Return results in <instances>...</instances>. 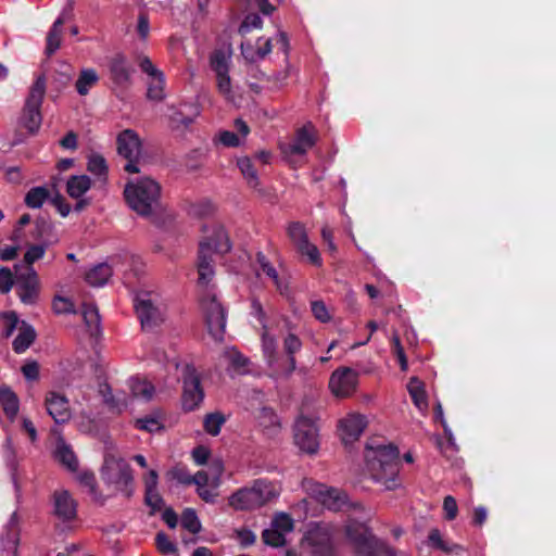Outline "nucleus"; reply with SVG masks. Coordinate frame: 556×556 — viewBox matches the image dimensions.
<instances>
[{
	"instance_id": "nucleus-13",
	"label": "nucleus",
	"mask_w": 556,
	"mask_h": 556,
	"mask_svg": "<svg viewBox=\"0 0 556 556\" xmlns=\"http://www.w3.org/2000/svg\"><path fill=\"white\" fill-rule=\"evenodd\" d=\"M286 231L288 238L300 254L307 256L314 265L319 266L321 264L319 251L317 247L309 241L304 224L301 222H291L287 225Z\"/></svg>"
},
{
	"instance_id": "nucleus-1",
	"label": "nucleus",
	"mask_w": 556,
	"mask_h": 556,
	"mask_svg": "<svg viewBox=\"0 0 556 556\" xmlns=\"http://www.w3.org/2000/svg\"><path fill=\"white\" fill-rule=\"evenodd\" d=\"M365 459L371 477L381 482L387 490H394L399 486L397 475L400 471L399 450L395 445L368 444L366 446Z\"/></svg>"
},
{
	"instance_id": "nucleus-15",
	"label": "nucleus",
	"mask_w": 556,
	"mask_h": 556,
	"mask_svg": "<svg viewBox=\"0 0 556 556\" xmlns=\"http://www.w3.org/2000/svg\"><path fill=\"white\" fill-rule=\"evenodd\" d=\"M357 374L351 368L336 370L329 381L332 393L339 397L349 396L356 388Z\"/></svg>"
},
{
	"instance_id": "nucleus-23",
	"label": "nucleus",
	"mask_w": 556,
	"mask_h": 556,
	"mask_svg": "<svg viewBox=\"0 0 556 556\" xmlns=\"http://www.w3.org/2000/svg\"><path fill=\"white\" fill-rule=\"evenodd\" d=\"M255 418L260 427L268 435H275L280 430V420L274 409L269 407L260 408L255 414Z\"/></svg>"
},
{
	"instance_id": "nucleus-46",
	"label": "nucleus",
	"mask_w": 556,
	"mask_h": 556,
	"mask_svg": "<svg viewBox=\"0 0 556 556\" xmlns=\"http://www.w3.org/2000/svg\"><path fill=\"white\" fill-rule=\"evenodd\" d=\"M262 539L265 544L273 546V547H280L286 544L285 534H282L280 531L276 530L271 526H270V528L265 529L263 531Z\"/></svg>"
},
{
	"instance_id": "nucleus-19",
	"label": "nucleus",
	"mask_w": 556,
	"mask_h": 556,
	"mask_svg": "<svg viewBox=\"0 0 556 556\" xmlns=\"http://www.w3.org/2000/svg\"><path fill=\"white\" fill-rule=\"evenodd\" d=\"M53 514L63 522L76 518L77 503L66 490H58L53 493Z\"/></svg>"
},
{
	"instance_id": "nucleus-37",
	"label": "nucleus",
	"mask_w": 556,
	"mask_h": 556,
	"mask_svg": "<svg viewBox=\"0 0 556 556\" xmlns=\"http://www.w3.org/2000/svg\"><path fill=\"white\" fill-rule=\"evenodd\" d=\"M78 480L94 502L103 504L104 497L97 490V481L93 473L83 472L78 476Z\"/></svg>"
},
{
	"instance_id": "nucleus-3",
	"label": "nucleus",
	"mask_w": 556,
	"mask_h": 556,
	"mask_svg": "<svg viewBox=\"0 0 556 556\" xmlns=\"http://www.w3.org/2000/svg\"><path fill=\"white\" fill-rule=\"evenodd\" d=\"M280 493L278 484L257 479L250 488H242L229 497V505L237 510L257 509L275 500Z\"/></svg>"
},
{
	"instance_id": "nucleus-26",
	"label": "nucleus",
	"mask_w": 556,
	"mask_h": 556,
	"mask_svg": "<svg viewBox=\"0 0 556 556\" xmlns=\"http://www.w3.org/2000/svg\"><path fill=\"white\" fill-rule=\"evenodd\" d=\"M203 241H211L213 253H227L231 245L227 232L222 225L213 226V236L206 237Z\"/></svg>"
},
{
	"instance_id": "nucleus-8",
	"label": "nucleus",
	"mask_w": 556,
	"mask_h": 556,
	"mask_svg": "<svg viewBox=\"0 0 556 556\" xmlns=\"http://www.w3.org/2000/svg\"><path fill=\"white\" fill-rule=\"evenodd\" d=\"M117 152L128 163L124 169L128 173H140L139 163L141 160L142 143L138 134L132 129H125L116 138Z\"/></svg>"
},
{
	"instance_id": "nucleus-32",
	"label": "nucleus",
	"mask_w": 556,
	"mask_h": 556,
	"mask_svg": "<svg viewBox=\"0 0 556 556\" xmlns=\"http://www.w3.org/2000/svg\"><path fill=\"white\" fill-rule=\"evenodd\" d=\"M407 390L414 404L419 409H426L428 406L427 395L425 391V384L417 377H412L407 384Z\"/></svg>"
},
{
	"instance_id": "nucleus-6",
	"label": "nucleus",
	"mask_w": 556,
	"mask_h": 556,
	"mask_svg": "<svg viewBox=\"0 0 556 556\" xmlns=\"http://www.w3.org/2000/svg\"><path fill=\"white\" fill-rule=\"evenodd\" d=\"M102 478L115 489L130 497L132 494V472L129 464L122 457L114 454L105 456L102 467Z\"/></svg>"
},
{
	"instance_id": "nucleus-47",
	"label": "nucleus",
	"mask_w": 556,
	"mask_h": 556,
	"mask_svg": "<svg viewBox=\"0 0 556 556\" xmlns=\"http://www.w3.org/2000/svg\"><path fill=\"white\" fill-rule=\"evenodd\" d=\"M181 526L193 534L201 530L200 520L193 509L188 508L182 513Z\"/></svg>"
},
{
	"instance_id": "nucleus-25",
	"label": "nucleus",
	"mask_w": 556,
	"mask_h": 556,
	"mask_svg": "<svg viewBox=\"0 0 556 556\" xmlns=\"http://www.w3.org/2000/svg\"><path fill=\"white\" fill-rule=\"evenodd\" d=\"M427 544L430 547L439 549L445 554H458L464 551L463 546L445 541L441 531L437 528L430 530Z\"/></svg>"
},
{
	"instance_id": "nucleus-16",
	"label": "nucleus",
	"mask_w": 556,
	"mask_h": 556,
	"mask_svg": "<svg viewBox=\"0 0 556 556\" xmlns=\"http://www.w3.org/2000/svg\"><path fill=\"white\" fill-rule=\"evenodd\" d=\"M367 427L366 417L361 414H349L339 422L340 437L344 444H350L359 439Z\"/></svg>"
},
{
	"instance_id": "nucleus-48",
	"label": "nucleus",
	"mask_w": 556,
	"mask_h": 556,
	"mask_svg": "<svg viewBox=\"0 0 556 556\" xmlns=\"http://www.w3.org/2000/svg\"><path fill=\"white\" fill-rule=\"evenodd\" d=\"M47 247V243L29 245L24 255V266L33 267L34 262L40 260L43 256Z\"/></svg>"
},
{
	"instance_id": "nucleus-64",
	"label": "nucleus",
	"mask_w": 556,
	"mask_h": 556,
	"mask_svg": "<svg viewBox=\"0 0 556 556\" xmlns=\"http://www.w3.org/2000/svg\"><path fill=\"white\" fill-rule=\"evenodd\" d=\"M262 26V18L260 15L252 13L245 16L244 21L242 22L239 31L241 34H244L249 31L251 28H258Z\"/></svg>"
},
{
	"instance_id": "nucleus-5",
	"label": "nucleus",
	"mask_w": 556,
	"mask_h": 556,
	"mask_svg": "<svg viewBox=\"0 0 556 556\" xmlns=\"http://www.w3.org/2000/svg\"><path fill=\"white\" fill-rule=\"evenodd\" d=\"M47 78L45 74L39 75L29 88L25 101L21 124L29 134L34 135L40 128L42 116L40 108L46 94Z\"/></svg>"
},
{
	"instance_id": "nucleus-34",
	"label": "nucleus",
	"mask_w": 556,
	"mask_h": 556,
	"mask_svg": "<svg viewBox=\"0 0 556 556\" xmlns=\"http://www.w3.org/2000/svg\"><path fill=\"white\" fill-rule=\"evenodd\" d=\"M99 80L97 72L92 68H85L80 71L75 87L80 96H86L89 89L93 87Z\"/></svg>"
},
{
	"instance_id": "nucleus-21",
	"label": "nucleus",
	"mask_w": 556,
	"mask_h": 556,
	"mask_svg": "<svg viewBox=\"0 0 556 556\" xmlns=\"http://www.w3.org/2000/svg\"><path fill=\"white\" fill-rule=\"evenodd\" d=\"M212 263V247L211 241H200L199 245V281L200 283L207 285L214 275Z\"/></svg>"
},
{
	"instance_id": "nucleus-58",
	"label": "nucleus",
	"mask_w": 556,
	"mask_h": 556,
	"mask_svg": "<svg viewBox=\"0 0 556 556\" xmlns=\"http://www.w3.org/2000/svg\"><path fill=\"white\" fill-rule=\"evenodd\" d=\"M15 283V277H13L12 271L7 268H0V290L2 293H8L13 285Z\"/></svg>"
},
{
	"instance_id": "nucleus-51",
	"label": "nucleus",
	"mask_w": 556,
	"mask_h": 556,
	"mask_svg": "<svg viewBox=\"0 0 556 556\" xmlns=\"http://www.w3.org/2000/svg\"><path fill=\"white\" fill-rule=\"evenodd\" d=\"M206 472L210 473V478L212 479V485L216 488L219 484L220 477L224 472V464L222 459H212L208 465V470Z\"/></svg>"
},
{
	"instance_id": "nucleus-29",
	"label": "nucleus",
	"mask_w": 556,
	"mask_h": 556,
	"mask_svg": "<svg viewBox=\"0 0 556 556\" xmlns=\"http://www.w3.org/2000/svg\"><path fill=\"white\" fill-rule=\"evenodd\" d=\"M91 187V179L87 175L72 176L66 184V191L71 198L79 199Z\"/></svg>"
},
{
	"instance_id": "nucleus-41",
	"label": "nucleus",
	"mask_w": 556,
	"mask_h": 556,
	"mask_svg": "<svg viewBox=\"0 0 556 556\" xmlns=\"http://www.w3.org/2000/svg\"><path fill=\"white\" fill-rule=\"evenodd\" d=\"M302 343L300 339L295 334H288L283 341V348L286 353L289 356V372L293 371L295 368V359L293 354L300 350Z\"/></svg>"
},
{
	"instance_id": "nucleus-38",
	"label": "nucleus",
	"mask_w": 556,
	"mask_h": 556,
	"mask_svg": "<svg viewBox=\"0 0 556 556\" xmlns=\"http://www.w3.org/2000/svg\"><path fill=\"white\" fill-rule=\"evenodd\" d=\"M130 391L134 397L151 400L154 394V387L146 380L134 379L130 381Z\"/></svg>"
},
{
	"instance_id": "nucleus-14",
	"label": "nucleus",
	"mask_w": 556,
	"mask_h": 556,
	"mask_svg": "<svg viewBox=\"0 0 556 556\" xmlns=\"http://www.w3.org/2000/svg\"><path fill=\"white\" fill-rule=\"evenodd\" d=\"M230 55L223 50H216L212 53L210 62L211 67L216 74V85L218 91L229 101L233 100L231 91V78L229 76Z\"/></svg>"
},
{
	"instance_id": "nucleus-43",
	"label": "nucleus",
	"mask_w": 556,
	"mask_h": 556,
	"mask_svg": "<svg viewBox=\"0 0 556 556\" xmlns=\"http://www.w3.org/2000/svg\"><path fill=\"white\" fill-rule=\"evenodd\" d=\"M215 205L207 200L193 203L189 207V214L198 218L210 217L215 213Z\"/></svg>"
},
{
	"instance_id": "nucleus-7",
	"label": "nucleus",
	"mask_w": 556,
	"mask_h": 556,
	"mask_svg": "<svg viewBox=\"0 0 556 556\" xmlns=\"http://www.w3.org/2000/svg\"><path fill=\"white\" fill-rule=\"evenodd\" d=\"M343 532L348 545L356 556H371L372 548L380 540L365 522L355 519L344 525Z\"/></svg>"
},
{
	"instance_id": "nucleus-10",
	"label": "nucleus",
	"mask_w": 556,
	"mask_h": 556,
	"mask_svg": "<svg viewBox=\"0 0 556 556\" xmlns=\"http://www.w3.org/2000/svg\"><path fill=\"white\" fill-rule=\"evenodd\" d=\"M15 287L20 300L27 305L37 303L40 282L33 267L15 265Z\"/></svg>"
},
{
	"instance_id": "nucleus-54",
	"label": "nucleus",
	"mask_w": 556,
	"mask_h": 556,
	"mask_svg": "<svg viewBox=\"0 0 556 556\" xmlns=\"http://www.w3.org/2000/svg\"><path fill=\"white\" fill-rule=\"evenodd\" d=\"M224 355L229 364L237 369L243 368L248 365V359L235 349L226 350Z\"/></svg>"
},
{
	"instance_id": "nucleus-24",
	"label": "nucleus",
	"mask_w": 556,
	"mask_h": 556,
	"mask_svg": "<svg viewBox=\"0 0 556 556\" xmlns=\"http://www.w3.org/2000/svg\"><path fill=\"white\" fill-rule=\"evenodd\" d=\"M237 165L247 182V185L257 191H262L261 189V180L258 178L257 169L253 163V161L248 157L243 156L238 159Z\"/></svg>"
},
{
	"instance_id": "nucleus-62",
	"label": "nucleus",
	"mask_w": 556,
	"mask_h": 556,
	"mask_svg": "<svg viewBox=\"0 0 556 556\" xmlns=\"http://www.w3.org/2000/svg\"><path fill=\"white\" fill-rule=\"evenodd\" d=\"M137 428L148 432H154L162 428L160 421L155 417H144L136 420Z\"/></svg>"
},
{
	"instance_id": "nucleus-9",
	"label": "nucleus",
	"mask_w": 556,
	"mask_h": 556,
	"mask_svg": "<svg viewBox=\"0 0 556 556\" xmlns=\"http://www.w3.org/2000/svg\"><path fill=\"white\" fill-rule=\"evenodd\" d=\"M182 379V408L187 412L194 410L204 397L201 388L200 375L191 364H184L181 367Z\"/></svg>"
},
{
	"instance_id": "nucleus-36",
	"label": "nucleus",
	"mask_w": 556,
	"mask_h": 556,
	"mask_svg": "<svg viewBox=\"0 0 556 556\" xmlns=\"http://www.w3.org/2000/svg\"><path fill=\"white\" fill-rule=\"evenodd\" d=\"M36 338L35 330L27 325H23V327L20 329V333L13 341V349L16 353H22L26 351L31 343L34 342Z\"/></svg>"
},
{
	"instance_id": "nucleus-57",
	"label": "nucleus",
	"mask_w": 556,
	"mask_h": 556,
	"mask_svg": "<svg viewBox=\"0 0 556 556\" xmlns=\"http://www.w3.org/2000/svg\"><path fill=\"white\" fill-rule=\"evenodd\" d=\"M2 319H3V324H4L2 334L5 338H9L12 336L13 331L16 328V325L18 321L17 316L14 312H9V313L2 314Z\"/></svg>"
},
{
	"instance_id": "nucleus-18",
	"label": "nucleus",
	"mask_w": 556,
	"mask_h": 556,
	"mask_svg": "<svg viewBox=\"0 0 556 556\" xmlns=\"http://www.w3.org/2000/svg\"><path fill=\"white\" fill-rule=\"evenodd\" d=\"M312 493L326 508L333 511L341 510L348 503L344 492L324 484H316Z\"/></svg>"
},
{
	"instance_id": "nucleus-44",
	"label": "nucleus",
	"mask_w": 556,
	"mask_h": 556,
	"mask_svg": "<svg viewBox=\"0 0 556 556\" xmlns=\"http://www.w3.org/2000/svg\"><path fill=\"white\" fill-rule=\"evenodd\" d=\"M270 526L286 535L293 530L294 522L290 515L286 513H279L275 515Z\"/></svg>"
},
{
	"instance_id": "nucleus-53",
	"label": "nucleus",
	"mask_w": 556,
	"mask_h": 556,
	"mask_svg": "<svg viewBox=\"0 0 556 556\" xmlns=\"http://www.w3.org/2000/svg\"><path fill=\"white\" fill-rule=\"evenodd\" d=\"M264 274H266L269 278L273 279L277 290L281 293V294H286L288 292V283L286 282H282L280 279H279V276H278V273L277 270L274 268V266L271 264H264V269H262Z\"/></svg>"
},
{
	"instance_id": "nucleus-42",
	"label": "nucleus",
	"mask_w": 556,
	"mask_h": 556,
	"mask_svg": "<svg viewBox=\"0 0 556 556\" xmlns=\"http://www.w3.org/2000/svg\"><path fill=\"white\" fill-rule=\"evenodd\" d=\"M224 422L225 417L218 412L207 414L203 421L205 431L211 435H217Z\"/></svg>"
},
{
	"instance_id": "nucleus-56",
	"label": "nucleus",
	"mask_w": 556,
	"mask_h": 556,
	"mask_svg": "<svg viewBox=\"0 0 556 556\" xmlns=\"http://www.w3.org/2000/svg\"><path fill=\"white\" fill-rule=\"evenodd\" d=\"M392 343H393L394 353H395V355H396V357L399 359L401 369L403 371H406L407 368H408V363H407V358H406L404 349H403V346L401 344L400 337H399V334L396 332L392 337Z\"/></svg>"
},
{
	"instance_id": "nucleus-45",
	"label": "nucleus",
	"mask_w": 556,
	"mask_h": 556,
	"mask_svg": "<svg viewBox=\"0 0 556 556\" xmlns=\"http://www.w3.org/2000/svg\"><path fill=\"white\" fill-rule=\"evenodd\" d=\"M87 169L97 176H106L108 166L104 157L100 154H91L88 159Z\"/></svg>"
},
{
	"instance_id": "nucleus-17",
	"label": "nucleus",
	"mask_w": 556,
	"mask_h": 556,
	"mask_svg": "<svg viewBox=\"0 0 556 556\" xmlns=\"http://www.w3.org/2000/svg\"><path fill=\"white\" fill-rule=\"evenodd\" d=\"M307 542L312 547L313 556H331L332 541L328 527L315 526L308 531Z\"/></svg>"
},
{
	"instance_id": "nucleus-4",
	"label": "nucleus",
	"mask_w": 556,
	"mask_h": 556,
	"mask_svg": "<svg viewBox=\"0 0 556 556\" xmlns=\"http://www.w3.org/2000/svg\"><path fill=\"white\" fill-rule=\"evenodd\" d=\"M135 309L146 332L154 331L165 321V306L155 292L139 291L135 298Z\"/></svg>"
},
{
	"instance_id": "nucleus-30",
	"label": "nucleus",
	"mask_w": 556,
	"mask_h": 556,
	"mask_svg": "<svg viewBox=\"0 0 556 556\" xmlns=\"http://www.w3.org/2000/svg\"><path fill=\"white\" fill-rule=\"evenodd\" d=\"M55 457L62 465H64L70 470L74 471L78 467V460L74 452L62 438L58 439Z\"/></svg>"
},
{
	"instance_id": "nucleus-60",
	"label": "nucleus",
	"mask_w": 556,
	"mask_h": 556,
	"mask_svg": "<svg viewBox=\"0 0 556 556\" xmlns=\"http://www.w3.org/2000/svg\"><path fill=\"white\" fill-rule=\"evenodd\" d=\"M312 312L316 319L321 323H327L330 320L331 316L326 307V304L323 301H314L312 302Z\"/></svg>"
},
{
	"instance_id": "nucleus-27",
	"label": "nucleus",
	"mask_w": 556,
	"mask_h": 556,
	"mask_svg": "<svg viewBox=\"0 0 556 556\" xmlns=\"http://www.w3.org/2000/svg\"><path fill=\"white\" fill-rule=\"evenodd\" d=\"M314 144V136L308 131L307 127H303L298 131L294 141L289 146L288 152L291 154H305Z\"/></svg>"
},
{
	"instance_id": "nucleus-20",
	"label": "nucleus",
	"mask_w": 556,
	"mask_h": 556,
	"mask_svg": "<svg viewBox=\"0 0 556 556\" xmlns=\"http://www.w3.org/2000/svg\"><path fill=\"white\" fill-rule=\"evenodd\" d=\"M48 414L56 424H64L71 419V408L68 400L56 392H49L45 400Z\"/></svg>"
},
{
	"instance_id": "nucleus-61",
	"label": "nucleus",
	"mask_w": 556,
	"mask_h": 556,
	"mask_svg": "<svg viewBox=\"0 0 556 556\" xmlns=\"http://www.w3.org/2000/svg\"><path fill=\"white\" fill-rule=\"evenodd\" d=\"M443 510H444V517L446 520H454L456 518L457 513H458V507H457L456 500L453 496L447 495L444 497Z\"/></svg>"
},
{
	"instance_id": "nucleus-22",
	"label": "nucleus",
	"mask_w": 556,
	"mask_h": 556,
	"mask_svg": "<svg viewBox=\"0 0 556 556\" xmlns=\"http://www.w3.org/2000/svg\"><path fill=\"white\" fill-rule=\"evenodd\" d=\"M110 72L115 84L126 85L130 81L132 68L124 55L117 54L111 60Z\"/></svg>"
},
{
	"instance_id": "nucleus-39",
	"label": "nucleus",
	"mask_w": 556,
	"mask_h": 556,
	"mask_svg": "<svg viewBox=\"0 0 556 556\" xmlns=\"http://www.w3.org/2000/svg\"><path fill=\"white\" fill-rule=\"evenodd\" d=\"M48 198V189L45 187H35L26 193L25 203L31 208H39Z\"/></svg>"
},
{
	"instance_id": "nucleus-12",
	"label": "nucleus",
	"mask_w": 556,
	"mask_h": 556,
	"mask_svg": "<svg viewBox=\"0 0 556 556\" xmlns=\"http://www.w3.org/2000/svg\"><path fill=\"white\" fill-rule=\"evenodd\" d=\"M294 442L301 451L315 454L319 447L318 428L315 419L301 414L294 424Z\"/></svg>"
},
{
	"instance_id": "nucleus-35",
	"label": "nucleus",
	"mask_w": 556,
	"mask_h": 556,
	"mask_svg": "<svg viewBox=\"0 0 556 556\" xmlns=\"http://www.w3.org/2000/svg\"><path fill=\"white\" fill-rule=\"evenodd\" d=\"M0 402L8 417L14 418L18 412V399L9 388H0Z\"/></svg>"
},
{
	"instance_id": "nucleus-40",
	"label": "nucleus",
	"mask_w": 556,
	"mask_h": 556,
	"mask_svg": "<svg viewBox=\"0 0 556 556\" xmlns=\"http://www.w3.org/2000/svg\"><path fill=\"white\" fill-rule=\"evenodd\" d=\"M147 96L153 101H162L164 99L163 73L150 78Z\"/></svg>"
},
{
	"instance_id": "nucleus-63",
	"label": "nucleus",
	"mask_w": 556,
	"mask_h": 556,
	"mask_svg": "<svg viewBox=\"0 0 556 556\" xmlns=\"http://www.w3.org/2000/svg\"><path fill=\"white\" fill-rule=\"evenodd\" d=\"M156 545L161 553L163 554H170L176 552V546L174 543L170 542L168 536L165 533H157L156 535Z\"/></svg>"
},
{
	"instance_id": "nucleus-31",
	"label": "nucleus",
	"mask_w": 556,
	"mask_h": 556,
	"mask_svg": "<svg viewBox=\"0 0 556 556\" xmlns=\"http://www.w3.org/2000/svg\"><path fill=\"white\" fill-rule=\"evenodd\" d=\"M64 18L60 16L52 25L51 29L47 35V47L46 54L52 55L60 47L62 41V27L64 25Z\"/></svg>"
},
{
	"instance_id": "nucleus-49",
	"label": "nucleus",
	"mask_w": 556,
	"mask_h": 556,
	"mask_svg": "<svg viewBox=\"0 0 556 556\" xmlns=\"http://www.w3.org/2000/svg\"><path fill=\"white\" fill-rule=\"evenodd\" d=\"M17 543V533L10 531L7 538L2 539V556H16Z\"/></svg>"
},
{
	"instance_id": "nucleus-55",
	"label": "nucleus",
	"mask_w": 556,
	"mask_h": 556,
	"mask_svg": "<svg viewBox=\"0 0 556 556\" xmlns=\"http://www.w3.org/2000/svg\"><path fill=\"white\" fill-rule=\"evenodd\" d=\"M144 501L146 504L150 506L153 511L161 510L164 506V501L161 494L157 492V489L147 490Z\"/></svg>"
},
{
	"instance_id": "nucleus-2",
	"label": "nucleus",
	"mask_w": 556,
	"mask_h": 556,
	"mask_svg": "<svg viewBox=\"0 0 556 556\" xmlns=\"http://www.w3.org/2000/svg\"><path fill=\"white\" fill-rule=\"evenodd\" d=\"M124 195L129 207L142 217L152 218L160 212L161 186L150 177L127 182Z\"/></svg>"
},
{
	"instance_id": "nucleus-50",
	"label": "nucleus",
	"mask_w": 556,
	"mask_h": 556,
	"mask_svg": "<svg viewBox=\"0 0 556 556\" xmlns=\"http://www.w3.org/2000/svg\"><path fill=\"white\" fill-rule=\"evenodd\" d=\"M166 477L185 485L191 484L192 476L184 467H173L166 472Z\"/></svg>"
},
{
	"instance_id": "nucleus-33",
	"label": "nucleus",
	"mask_w": 556,
	"mask_h": 556,
	"mask_svg": "<svg viewBox=\"0 0 556 556\" xmlns=\"http://www.w3.org/2000/svg\"><path fill=\"white\" fill-rule=\"evenodd\" d=\"M83 317L86 327L91 336L100 333L101 318L98 308L91 304H85L83 307Z\"/></svg>"
},
{
	"instance_id": "nucleus-11",
	"label": "nucleus",
	"mask_w": 556,
	"mask_h": 556,
	"mask_svg": "<svg viewBox=\"0 0 556 556\" xmlns=\"http://www.w3.org/2000/svg\"><path fill=\"white\" fill-rule=\"evenodd\" d=\"M208 333L216 341H222L226 327V314L220 302L214 294H206L201 301Z\"/></svg>"
},
{
	"instance_id": "nucleus-28",
	"label": "nucleus",
	"mask_w": 556,
	"mask_h": 556,
	"mask_svg": "<svg viewBox=\"0 0 556 556\" xmlns=\"http://www.w3.org/2000/svg\"><path fill=\"white\" fill-rule=\"evenodd\" d=\"M112 276V268L106 263L96 265L86 273L85 279L92 287H101Z\"/></svg>"
},
{
	"instance_id": "nucleus-59",
	"label": "nucleus",
	"mask_w": 556,
	"mask_h": 556,
	"mask_svg": "<svg viewBox=\"0 0 556 556\" xmlns=\"http://www.w3.org/2000/svg\"><path fill=\"white\" fill-rule=\"evenodd\" d=\"M52 308L56 314H67L74 312V304L66 298L55 296Z\"/></svg>"
},
{
	"instance_id": "nucleus-52",
	"label": "nucleus",
	"mask_w": 556,
	"mask_h": 556,
	"mask_svg": "<svg viewBox=\"0 0 556 556\" xmlns=\"http://www.w3.org/2000/svg\"><path fill=\"white\" fill-rule=\"evenodd\" d=\"M262 340L264 352L270 359L274 358L276 353V340L269 334L266 324H263Z\"/></svg>"
}]
</instances>
